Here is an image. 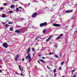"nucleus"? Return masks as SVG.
<instances>
[{
    "label": "nucleus",
    "instance_id": "obj_48",
    "mask_svg": "<svg viewBox=\"0 0 77 77\" xmlns=\"http://www.w3.org/2000/svg\"><path fill=\"white\" fill-rule=\"evenodd\" d=\"M59 69L60 70H61V68H59Z\"/></svg>",
    "mask_w": 77,
    "mask_h": 77
},
{
    "label": "nucleus",
    "instance_id": "obj_2",
    "mask_svg": "<svg viewBox=\"0 0 77 77\" xmlns=\"http://www.w3.org/2000/svg\"><path fill=\"white\" fill-rule=\"evenodd\" d=\"M16 27L17 28H18V29H19V30H21V31H24V30H23V28H22L21 26L18 25H16Z\"/></svg>",
    "mask_w": 77,
    "mask_h": 77
},
{
    "label": "nucleus",
    "instance_id": "obj_15",
    "mask_svg": "<svg viewBox=\"0 0 77 77\" xmlns=\"http://www.w3.org/2000/svg\"><path fill=\"white\" fill-rule=\"evenodd\" d=\"M19 69L21 71H23V69L21 68H19Z\"/></svg>",
    "mask_w": 77,
    "mask_h": 77
},
{
    "label": "nucleus",
    "instance_id": "obj_22",
    "mask_svg": "<svg viewBox=\"0 0 77 77\" xmlns=\"http://www.w3.org/2000/svg\"><path fill=\"white\" fill-rule=\"evenodd\" d=\"M56 72V69H55L54 70V73H55Z\"/></svg>",
    "mask_w": 77,
    "mask_h": 77
},
{
    "label": "nucleus",
    "instance_id": "obj_52",
    "mask_svg": "<svg viewBox=\"0 0 77 77\" xmlns=\"http://www.w3.org/2000/svg\"><path fill=\"white\" fill-rule=\"evenodd\" d=\"M2 23L4 24H5V22H2Z\"/></svg>",
    "mask_w": 77,
    "mask_h": 77
},
{
    "label": "nucleus",
    "instance_id": "obj_50",
    "mask_svg": "<svg viewBox=\"0 0 77 77\" xmlns=\"http://www.w3.org/2000/svg\"><path fill=\"white\" fill-rule=\"evenodd\" d=\"M60 56H62V54H60Z\"/></svg>",
    "mask_w": 77,
    "mask_h": 77
},
{
    "label": "nucleus",
    "instance_id": "obj_36",
    "mask_svg": "<svg viewBox=\"0 0 77 77\" xmlns=\"http://www.w3.org/2000/svg\"><path fill=\"white\" fill-rule=\"evenodd\" d=\"M37 62L39 63V64H41V63H40V62H39V60H38L37 61Z\"/></svg>",
    "mask_w": 77,
    "mask_h": 77
},
{
    "label": "nucleus",
    "instance_id": "obj_58",
    "mask_svg": "<svg viewBox=\"0 0 77 77\" xmlns=\"http://www.w3.org/2000/svg\"><path fill=\"white\" fill-rule=\"evenodd\" d=\"M62 77H65V76H63Z\"/></svg>",
    "mask_w": 77,
    "mask_h": 77
},
{
    "label": "nucleus",
    "instance_id": "obj_37",
    "mask_svg": "<svg viewBox=\"0 0 77 77\" xmlns=\"http://www.w3.org/2000/svg\"><path fill=\"white\" fill-rule=\"evenodd\" d=\"M38 57H41V55L40 54H38Z\"/></svg>",
    "mask_w": 77,
    "mask_h": 77
},
{
    "label": "nucleus",
    "instance_id": "obj_41",
    "mask_svg": "<svg viewBox=\"0 0 77 77\" xmlns=\"http://www.w3.org/2000/svg\"><path fill=\"white\" fill-rule=\"evenodd\" d=\"M19 9H22V8H21V7H19Z\"/></svg>",
    "mask_w": 77,
    "mask_h": 77
},
{
    "label": "nucleus",
    "instance_id": "obj_17",
    "mask_svg": "<svg viewBox=\"0 0 77 77\" xmlns=\"http://www.w3.org/2000/svg\"><path fill=\"white\" fill-rule=\"evenodd\" d=\"M54 56L56 57V58H59V56L58 55H54Z\"/></svg>",
    "mask_w": 77,
    "mask_h": 77
},
{
    "label": "nucleus",
    "instance_id": "obj_57",
    "mask_svg": "<svg viewBox=\"0 0 77 77\" xmlns=\"http://www.w3.org/2000/svg\"><path fill=\"white\" fill-rule=\"evenodd\" d=\"M32 28H34V26H32Z\"/></svg>",
    "mask_w": 77,
    "mask_h": 77
},
{
    "label": "nucleus",
    "instance_id": "obj_32",
    "mask_svg": "<svg viewBox=\"0 0 77 77\" xmlns=\"http://www.w3.org/2000/svg\"><path fill=\"white\" fill-rule=\"evenodd\" d=\"M1 10H3V7H1Z\"/></svg>",
    "mask_w": 77,
    "mask_h": 77
},
{
    "label": "nucleus",
    "instance_id": "obj_9",
    "mask_svg": "<svg viewBox=\"0 0 77 77\" xmlns=\"http://www.w3.org/2000/svg\"><path fill=\"white\" fill-rule=\"evenodd\" d=\"M10 8L11 9H14L15 8V5H11L10 6Z\"/></svg>",
    "mask_w": 77,
    "mask_h": 77
},
{
    "label": "nucleus",
    "instance_id": "obj_62",
    "mask_svg": "<svg viewBox=\"0 0 77 77\" xmlns=\"http://www.w3.org/2000/svg\"><path fill=\"white\" fill-rule=\"evenodd\" d=\"M38 41H39V40H38Z\"/></svg>",
    "mask_w": 77,
    "mask_h": 77
},
{
    "label": "nucleus",
    "instance_id": "obj_13",
    "mask_svg": "<svg viewBox=\"0 0 77 77\" xmlns=\"http://www.w3.org/2000/svg\"><path fill=\"white\" fill-rule=\"evenodd\" d=\"M6 17V15L5 14H3L2 15L3 18H5V17Z\"/></svg>",
    "mask_w": 77,
    "mask_h": 77
},
{
    "label": "nucleus",
    "instance_id": "obj_4",
    "mask_svg": "<svg viewBox=\"0 0 77 77\" xmlns=\"http://www.w3.org/2000/svg\"><path fill=\"white\" fill-rule=\"evenodd\" d=\"M3 45V47L5 48H7V47H8V45L6 43H4Z\"/></svg>",
    "mask_w": 77,
    "mask_h": 77
},
{
    "label": "nucleus",
    "instance_id": "obj_24",
    "mask_svg": "<svg viewBox=\"0 0 77 77\" xmlns=\"http://www.w3.org/2000/svg\"><path fill=\"white\" fill-rule=\"evenodd\" d=\"M63 63H64V62H62L61 63V65H63Z\"/></svg>",
    "mask_w": 77,
    "mask_h": 77
},
{
    "label": "nucleus",
    "instance_id": "obj_51",
    "mask_svg": "<svg viewBox=\"0 0 77 77\" xmlns=\"http://www.w3.org/2000/svg\"><path fill=\"white\" fill-rule=\"evenodd\" d=\"M0 72H1V73H2V70L0 69Z\"/></svg>",
    "mask_w": 77,
    "mask_h": 77
},
{
    "label": "nucleus",
    "instance_id": "obj_42",
    "mask_svg": "<svg viewBox=\"0 0 77 77\" xmlns=\"http://www.w3.org/2000/svg\"><path fill=\"white\" fill-rule=\"evenodd\" d=\"M75 75H75L73 76L72 77H75Z\"/></svg>",
    "mask_w": 77,
    "mask_h": 77
},
{
    "label": "nucleus",
    "instance_id": "obj_21",
    "mask_svg": "<svg viewBox=\"0 0 77 77\" xmlns=\"http://www.w3.org/2000/svg\"><path fill=\"white\" fill-rule=\"evenodd\" d=\"M8 12L10 14H11V13H12V12H13V11H10Z\"/></svg>",
    "mask_w": 77,
    "mask_h": 77
},
{
    "label": "nucleus",
    "instance_id": "obj_25",
    "mask_svg": "<svg viewBox=\"0 0 77 77\" xmlns=\"http://www.w3.org/2000/svg\"><path fill=\"white\" fill-rule=\"evenodd\" d=\"M20 20L21 21H23L24 20V19L23 18H21L20 19Z\"/></svg>",
    "mask_w": 77,
    "mask_h": 77
},
{
    "label": "nucleus",
    "instance_id": "obj_27",
    "mask_svg": "<svg viewBox=\"0 0 77 77\" xmlns=\"http://www.w3.org/2000/svg\"><path fill=\"white\" fill-rule=\"evenodd\" d=\"M16 57H17V58H18V57H19V55H18V54H17Z\"/></svg>",
    "mask_w": 77,
    "mask_h": 77
},
{
    "label": "nucleus",
    "instance_id": "obj_11",
    "mask_svg": "<svg viewBox=\"0 0 77 77\" xmlns=\"http://www.w3.org/2000/svg\"><path fill=\"white\" fill-rule=\"evenodd\" d=\"M15 32L16 33H20V31L19 30H16L15 31Z\"/></svg>",
    "mask_w": 77,
    "mask_h": 77
},
{
    "label": "nucleus",
    "instance_id": "obj_53",
    "mask_svg": "<svg viewBox=\"0 0 77 77\" xmlns=\"http://www.w3.org/2000/svg\"><path fill=\"white\" fill-rule=\"evenodd\" d=\"M14 1H15V2H17V1H18V0H14Z\"/></svg>",
    "mask_w": 77,
    "mask_h": 77
},
{
    "label": "nucleus",
    "instance_id": "obj_47",
    "mask_svg": "<svg viewBox=\"0 0 77 77\" xmlns=\"http://www.w3.org/2000/svg\"><path fill=\"white\" fill-rule=\"evenodd\" d=\"M30 5V3H29L28 4V5L29 6V5Z\"/></svg>",
    "mask_w": 77,
    "mask_h": 77
},
{
    "label": "nucleus",
    "instance_id": "obj_31",
    "mask_svg": "<svg viewBox=\"0 0 77 77\" xmlns=\"http://www.w3.org/2000/svg\"><path fill=\"white\" fill-rule=\"evenodd\" d=\"M32 50L33 51H35V49H34V48H32Z\"/></svg>",
    "mask_w": 77,
    "mask_h": 77
},
{
    "label": "nucleus",
    "instance_id": "obj_59",
    "mask_svg": "<svg viewBox=\"0 0 77 77\" xmlns=\"http://www.w3.org/2000/svg\"><path fill=\"white\" fill-rule=\"evenodd\" d=\"M2 67V66H0V67Z\"/></svg>",
    "mask_w": 77,
    "mask_h": 77
},
{
    "label": "nucleus",
    "instance_id": "obj_60",
    "mask_svg": "<svg viewBox=\"0 0 77 77\" xmlns=\"http://www.w3.org/2000/svg\"><path fill=\"white\" fill-rule=\"evenodd\" d=\"M76 33H77V30L76 31Z\"/></svg>",
    "mask_w": 77,
    "mask_h": 77
},
{
    "label": "nucleus",
    "instance_id": "obj_28",
    "mask_svg": "<svg viewBox=\"0 0 77 77\" xmlns=\"http://www.w3.org/2000/svg\"><path fill=\"white\" fill-rule=\"evenodd\" d=\"M54 76H55V77H56V75H57V74L56 73H54Z\"/></svg>",
    "mask_w": 77,
    "mask_h": 77
},
{
    "label": "nucleus",
    "instance_id": "obj_5",
    "mask_svg": "<svg viewBox=\"0 0 77 77\" xmlns=\"http://www.w3.org/2000/svg\"><path fill=\"white\" fill-rule=\"evenodd\" d=\"M53 26L55 27H60V24H53Z\"/></svg>",
    "mask_w": 77,
    "mask_h": 77
},
{
    "label": "nucleus",
    "instance_id": "obj_19",
    "mask_svg": "<svg viewBox=\"0 0 77 77\" xmlns=\"http://www.w3.org/2000/svg\"><path fill=\"white\" fill-rule=\"evenodd\" d=\"M4 6H7V5H8V4H7V3H5L4 4Z\"/></svg>",
    "mask_w": 77,
    "mask_h": 77
},
{
    "label": "nucleus",
    "instance_id": "obj_23",
    "mask_svg": "<svg viewBox=\"0 0 77 77\" xmlns=\"http://www.w3.org/2000/svg\"><path fill=\"white\" fill-rule=\"evenodd\" d=\"M57 46L56 45H54V47H55V48H57Z\"/></svg>",
    "mask_w": 77,
    "mask_h": 77
},
{
    "label": "nucleus",
    "instance_id": "obj_26",
    "mask_svg": "<svg viewBox=\"0 0 77 77\" xmlns=\"http://www.w3.org/2000/svg\"><path fill=\"white\" fill-rule=\"evenodd\" d=\"M8 24H12V22H8Z\"/></svg>",
    "mask_w": 77,
    "mask_h": 77
},
{
    "label": "nucleus",
    "instance_id": "obj_10",
    "mask_svg": "<svg viewBox=\"0 0 77 77\" xmlns=\"http://www.w3.org/2000/svg\"><path fill=\"white\" fill-rule=\"evenodd\" d=\"M51 36H50L48 39H47L46 40V42H48V41H49V40H50V39H51Z\"/></svg>",
    "mask_w": 77,
    "mask_h": 77
},
{
    "label": "nucleus",
    "instance_id": "obj_8",
    "mask_svg": "<svg viewBox=\"0 0 77 77\" xmlns=\"http://www.w3.org/2000/svg\"><path fill=\"white\" fill-rule=\"evenodd\" d=\"M73 10H71V11H70L67 10V11H65V12L66 13H70V12H73Z\"/></svg>",
    "mask_w": 77,
    "mask_h": 77
},
{
    "label": "nucleus",
    "instance_id": "obj_39",
    "mask_svg": "<svg viewBox=\"0 0 77 77\" xmlns=\"http://www.w3.org/2000/svg\"><path fill=\"white\" fill-rule=\"evenodd\" d=\"M42 59H45V57H42Z\"/></svg>",
    "mask_w": 77,
    "mask_h": 77
},
{
    "label": "nucleus",
    "instance_id": "obj_1",
    "mask_svg": "<svg viewBox=\"0 0 77 77\" xmlns=\"http://www.w3.org/2000/svg\"><path fill=\"white\" fill-rule=\"evenodd\" d=\"M30 51V48L29 47L27 50V54H28V56H26V59H29V62H30L32 61V58L30 56V54L29 53Z\"/></svg>",
    "mask_w": 77,
    "mask_h": 77
},
{
    "label": "nucleus",
    "instance_id": "obj_54",
    "mask_svg": "<svg viewBox=\"0 0 77 77\" xmlns=\"http://www.w3.org/2000/svg\"><path fill=\"white\" fill-rule=\"evenodd\" d=\"M19 68H21L20 65H19Z\"/></svg>",
    "mask_w": 77,
    "mask_h": 77
},
{
    "label": "nucleus",
    "instance_id": "obj_16",
    "mask_svg": "<svg viewBox=\"0 0 77 77\" xmlns=\"http://www.w3.org/2000/svg\"><path fill=\"white\" fill-rule=\"evenodd\" d=\"M5 26L6 27H9V25L8 24H6L5 25Z\"/></svg>",
    "mask_w": 77,
    "mask_h": 77
},
{
    "label": "nucleus",
    "instance_id": "obj_7",
    "mask_svg": "<svg viewBox=\"0 0 77 77\" xmlns=\"http://www.w3.org/2000/svg\"><path fill=\"white\" fill-rule=\"evenodd\" d=\"M37 15V13H35L32 15V17H33V18H35V17H36Z\"/></svg>",
    "mask_w": 77,
    "mask_h": 77
},
{
    "label": "nucleus",
    "instance_id": "obj_40",
    "mask_svg": "<svg viewBox=\"0 0 77 77\" xmlns=\"http://www.w3.org/2000/svg\"><path fill=\"white\" fill-rule=\"evenodd\" d=\"M18 59V58L17 57H16V58H15V60H17V59Z\"/></svg>",
    "mask_w": 77,
    "mask_h": 77
},
{
    "label": "nucleus",
    "instance_id": "obj_12",
    "mask_svg": "<svg viewBox=\"0 0 77 77\" xmlns=\"http://www.w3.org/2000/svg\"><path fill=\"white\" fill-rule=\"evenodd\" d=\"M40 61H41V62H42L43 63H45V61H44V60H43L42 59H40L39 60Z\"/></svg>",
    "mask_w": 77,
    "mask_h": 77
},
{
    "label": "nucleus",
    "instance_id": "obj_29",
    "mask_svg": "<svg viewBox=\"0 0 77 77\" xmlns=\"http://www.w3.org/2000/svg\"><path fill=\"white\" fill-rule=\"evenodd\" d=\"M49 54H53V53L52 52H50L49 53Z\"/></svg>",
    "mask_w": 77,
    "mask_h": 77
},
{
    "label": "nucleus",
    "instance_id": "obj_44",
    "mask_svg": "<svg viewBox=\"0 0 77 77\" xmlns=\"http://www.w3.org/2000/svg\"><path fill=\"white\" fill-rule=\"evenodd\" d=\"M20 75H22V76H23V73H21L20 74Z\"/></svg>",
    "mask_w": 77,
    "mask_h": 77
},
{
    "label": "nucleus",
    "instance_id": "obj_49",
    "mask_svg": "<svg viewBox=\"0 0 77 77\" xmlns=\"http://www.w3.org/2000/svg\"><path fill=\"white\" fill-rule=\"evenodd\" d=\"M38 39V38H35V40H37V39Z\"/></svg>",
    "mask_w": 77,
    "mask_h": 77
},
{
    "label": "nucleus",
    "instance_id": "obj_45",
    "mask_svg": "<svg viewBox=\"0 0 77 77\" xmlns=\"http://www.w3.org/2000/svg\"><path fill=\"white\" fill-rule=\"evenodd\" d=\"M16 74H17L18 75H19V73H18L17 72L16 73Z\"/></svg>",
    "mask_w": 77,
    "mask_h": 77
},
{
    "label": "nucleus",
    "instance_id": "obj_30",
    "mask_svg": "<svg viewBox=\"0 0 77 77\" xmlns=\"http://www.w3.org/2000/svg\"><path fill=\"white\" fill-rule=\"evenodd\" d=\"M75 70H76V69H73L72 70V72H74V71H75Z\"/></svg>",
    "mask_w": 77,
    "mask_h": 77
},
{
    "label": "nucleus",
    "instance_id": "obj_3",
    "mask_svg": "<svg viewBox=\"0 0 77 77\" xmlns=\"http://www.w3.org/2000/svg\"><path fill=\"white\" fill-rule=\"evenodd\" d=\"M47 24V22H45L43 23H41L40 25V27H43V26H45Z\"/></svg>",
    "mask_w": 77,
    "mask_h": 77
},
{
    "label": "nucleus",
    "instance_id": "obj_43",
    "mask_svg": "<svg viewBox=\"0 0 77 77\" xmlns=\"http://www.w3.org/2000/svg\"><path fill=\"white\" fill-rule=\"evenodd\" d=\"M0 62L1 63H2V61L1 60H0Z\"/></svg>",
    "mask_w": 77,
    "mask_h": 77
},
{
    "label": "nucleus",
    "instance_id": "obj_56",
    "mask_svg": "<svg viewBox=\"0 0 77 77\" xmlns=\"http://www.w3.org/2000/svg\"><path fill=\"white\" fill-rule=\"evenodd\" d=\"M73 26H74V25H72V27H73Z\"/></svg>",
    "mask_w": 77,
    "mask_h": 77
},
{
    "label": "nucleus",
    "instance_id": "obj_61",
    "mask_svg": "<svg viewBox=\"0 0 77 77\" xmlns=\"http://www.w3.org/2000/svg\"><path fill=\"white\" fill-rule=\"evenodd\" d=\"M48 69H50V68H48Z\"/></svg>",
    "mask_w": 77,
    "mask_h": 77
},
{
    "label": "nucleus",
    "instance_id": "obj_18",
    "mask_svg": "<svg viewBox=\"0 0 77 77\" xmlns=\"http://www.w3.org/2000/svg\"><path fill=\"white\" fill-rule=\"evenodd\" d=\"M12 30H13V28L12 27H10V31H12Z\"/></svg>",
    "mask_w": 77,
    "mask_h": 77
},
{
    "label": "nucleus",
    "instance_id": "obj_33",
    "mask_svg": "<svg viewBox=\"0 0 77 77\" xmlns=\"http://www.w3.org/2000/svg\"><path fill=\"white\" fill-rule=\"evenodd\" d=\"M77 6V4H76L75 5V8H76V6Z\"/></svg>",
    "mask_w": 77,
    "mask_h": 77
},
{
    "label": "nucleus",
    "instance_id": "obj_63",
    "mask_svg": "<svg viewBox=\"0 0 77 77\" xmlns=\"http://www.w3.org/2000/svg\"><path fill=\"white\" fill-rule=\"evenodd\" d=\"M73 45H74V44H73Z\"/></svg>",
    "mask_w": 77,
    "mask_h": 77
},
{
    "label": "nucleus",
    "instance_id": "obj_55",
    "mask_svg": "<svg viewBox=\"0 0 77 77\" xmlns=\"http://www.w3.org/2000/svg\"><path fill=\"white\" fill-rule=\"evenodd\" d=\"M20 4H21V5H22L23 3L20 2Z\"/></svg>",
    "mask_w": 77,
    "mask_h": 77
},
{
    "label": "nucleus",
    "instance_id": "obj_20",
    "mask_svg": "<svg viewBox=\"0 0 77 77\" xmlns=\"http://www.w3.org/2000/svg\"><path fill=\"white\" fill-rule=\"evenodd\" d=\"M18 9H19L18 8H16V11L17 12H19V11L18 10Z\"/></svg>",
    "mask_w": 77,
    "mask_h": 77
},
{
    "label": "nucleus",
    "instance_id": "obj_38",
    "mask_svg": "<svg viewBox=\"0 0 77 77\" xmlns=\"http://www.w3.org/2000/svg\"><path fill=\"white\" fill-rule=\"evenodd\" d=\"M72 19L73 20H74V17H73L72 18Z\"/></svg>",
    "mask_w": 77,
    "mask_h": 77
},
{
    "label": "nucleus",
    "instance_id": "obj_46",
    "mask_svg": "<svg viewBox=\"0 0 77 77\" xmlns=\"http://www.w3.org/2000/svg\"><path fill=\"white\" fill-rule=\"evenodd\" d=\"M32 55L33 56H35V53H34L32 54Z\"/></svg>",
    "mask_w": 77,
    "mask_h": 77
},
{
    "label": "nucleus",
    "instance_id": "obj_35",
    "mask_svg": "<svg viewBox=\"0 0 77 77\" xmlns=\"http://www.w3.org/2000/svg\"><path fill=\"white\" fill-rule=\"evenodd\" d=\"M22 60L23 62V61H24V58H23Z\"/></svg>",
    "mask_w": 77,
    "mask_h": 77
},
{
    "label": "nucleus",
    "instance_id": "obj_64",
    "mask_svg": "<svg viewBox=\"0 0 77 77\" xmlns=\"http://www.w3.org/2000/svg\"><path fill=\"white\" fill-rule=\"evenodd\" d=\"M47 68H49V67H48V66H47Z\"/></svg>",
    "mask_w": 77,
    "mask_h": 77
},
{
    "label": "nucleus",
    "instance_id": "obj_6",
    "mask_svg": "<svg viewBox=\"0 0 77 77\" xmlns=\"http://www.w3.org/2000/svg\"><path fill=\"white\" fill-rule=\"evenodd\" d=\"M63 34H60L59 35V36L56 38V39L57 40H59V39H60V38H61V36H63Z\"/></svg>",
    "mask_w": 77,
    "mask_h": 77
},
{
    "label": "nucleus",
    "instance_id": "obj_34",
    "mask_svg": "<svg viewBox=\"0 0 77 77\" xmlns=\"http://www.w3.org/2000/svg\"><path fill=\"white\" fill-rule=\"evenodd\" d=\"M56 4H53L52 6H56Z\"/></svg>",
    "mask_w": 77,
    "mask_h": 77
},
{
    "label": "nucleus",
    "instance_id": "obj_14",
    "mask_svg": "<svg viewBox=\"0 0 77 77\" xmlns=\"http://www.w3.org/2000/svg\"><path fill=\"white\" fill-rule=\"evenodd\" d=\"M46 31H47L46 29H45L43 31V33H45V32H46Z\"/></svg>",
    "mask_w": 77,
    "mask_h": 77
}]
</instances>
